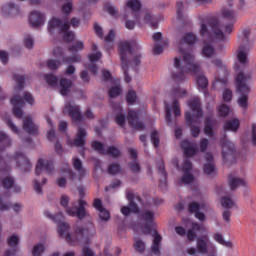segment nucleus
<instances>
[{
  "mask_svg": "<svg viewBox=\"0 0 256 256\" xmlns=\"http://www.w3.org/2000/svg\"><path fill=\"white\" fill-rule=\"evenodd\" d=\"M173 65L174 69L172 70V76L176 83L185 81V74L188 72L197 76V85L201 89H205L207 85H209L207 77L201 75V73H203V69L201 68L200 63L195 62V55L191 53H185L183 60H181V58L175 57Z\"/></svg>",
  "mask_w": 256,
  "mask_h": 256,
  "instance_id": "obj_1",
  "label": "nucleus"
},
{
  "mask_svg": "<svg viewBox=\"0 0 256 256\" xmlns=\"http://www.w3.org/2000/svg\"><path fill=\"white\" fill-rule=\"evenodd\" d=\"M223 22H214V31L217 39H227L229 41V35L233 33L235 29V23H237V12L231 8H222L221 10Z\"/></svg>",
  "mask_w": 256,
  "mask_h": 256,
  "instance_id": "obj_2",
  "label": "nucleus"
},
{
  "mask_svg": "<svg viewBox=\"0 0 256 256\" xmlns=\"http://www.w3.org/2000/svg\"><path fill=\"white\" fill-rule=\"evenodd\" d=\"M69 196L62 195L60 198V205L66 209V213L70 217H77L79 221H83L85 217H89V212H87V201L83 199H78V202H72V206L69 207Z\"/></svg>",
  "mask_w": 256,
  "mask_h": 256,
  "instance_id": "obj_3",
  "label": "nucleus"
},
{
  "mask_svg": "<svg viewBox=\"0 0 256 256\" xmlns=\"http://www.w3.org/2000/svg\"><path fill=\"white\" fill-rule=\"evenodd\" d=\"M236 91L239 93L238 105L242 109H247V103L249 101V93L251 88L249 87V83L247 81H251V74H245L243 72H239L236 76Z\"/></svg>",
  "mask_w": 256,
  "mask_h": 256,
  "instance_id": "obj_4",
  "label": "nucleus"
},
{
  "mask_svg": "<svg viewBox=\"0 0 256 256\" xmlns=\"http://www.w3.org/2000/svg\"><path fill=\"white\" fill-rule=\"evenodd\" d=\"M190 109L194 112L193 116L191 115V112L186 113V123L191 129L192 137H199V134L201 133V128L199 126H193V122L199 123V119L203 117V111L201 110V101L199 98H193L189 103Z\"/></svg>",
  "mask_w": 256,
  "mask_h": 256,
  "instance_id": "obj_5",
  "label": "nucleus"
},
{
  "mask_svg": "<svg viewBox=\"0 0 256 256\" xmlns=\"http://www.w3.org/2000/svg\"><path fill=\"white\" fill-rule=\"evenodd\" d=\"M81 25V20L79 18L73 17L70 22L65 19H59L53 17L49 22H48V31L51 35H55V33H63V31H69L70 27L77 28Z\"/></svg>",
  "mask_w": 256,
  "mask_h": 256,
  "instance_id": "obj_6",
  "label": "nucleus"
},
{
  "mask_svg": "<svg viewBox=\"0 0 256 256\" xmlns=\"http://www.w3.org/2000/svg\"><path fill=\"white\" fill-rule=\"evenodd\" d=\"M220 145L222 149V161L226 165H232L235 163V159L237 157V149L235 148V144L229 140L227 134H224L222 138H220Z\"/></svg>",
  "mask_w": 256,
  "mask_h": 256,
  "instance_id": "obj_7",
  "label": "nucleus"
},
{
  "mask_svg": "<svg viewBox=\"0 0 256 256\" xmlns=\"http://www.w3.org/2000/svg\"><path fill=\"white\" fill-rule=\"evenodd\" d=\"M45 216L48 219H51V221L54 223H58L60 237L65 239L67 243H71V233H69V231H71V225L63 221V219H65L63 212H58L55 215L51 214L50 212H45Z\"/></svg>",
  "mask_w": 256,
  "mask_h": 256,
  "instance_id": "obj_8",
  "label": "nucleus"
},
{
  "mask_svg": "<svg viewBox=\"0 0 256 256\" xmlns=\"http://www.w3.org/2000/svg\"><path fill=\"white\" fill-rule=\"evenodd\" d=\"M215 23L217 20L202 19L200 21L199 35L203 39H208V41H228L227 39H219L215 34Z\"/></svg>",
  "mask_w": 256,
  "mask_h": 256,
  "instance_id": "obj_9",
  "label": "nucleus"
},
{
  "mask_svg": "<svg viewBox=\"0 0 256 256\" xmlns=\"http://www.w3.org/2000/svg\"><path fill=\"white\" fill-rule=\"evenodd\" d=\"M28 103V105H33L35 99L33 98V95L29 92H24L23 97L19 95H15L12 97L11 102L13 105V115L17 117V119H21L23 117V110L21 107Z\"/></svg>",
  "mask_w": 256,
  "mask_h": 256,
  "instance_id": "obj_10",
  "label": "nucleus"
},
{
  "mask_svg": "<svg viewBox=\"0 0 256 256\" xmlns=\"http://www.w3.org/2000/svg\"><path fill=\"white\" fill-rule=\"evenodd\" d=\"M97 230L95 229V224L89 221L85 226H77L75 228L76 241L80 243H89L91 237H95Z\"/></svg>",
  "mask_w": 256,
  "mask_h": 256,
  "instance_id": "obj_11",
  "label": "nucleus"
},
{
  "mask_svg": "<svg viewBox=\"0 0 256 256\" xmlns=\"http://www.w3.org/2000/svg\"><path fill=\"white\" fill-rule=\"evenodd\" d=\"M139 219L143 223L142 235H151V226L155 223V211L145 208L140 212Z\"/></svg>",
  "mask_w": 256,
  "mask_h": 256,
  "instance_id": "obj_12",
  "label": "nucleus"
},
{
  "mask_svg": "<svg viewBox=\"0 0 256 256\" xmlns=\"http://www.w3.org/2000/svg\"><path fill=\"white\" fill-rule=\"evenodd\" d=\"M131 47L141 49V46L137 44V41L135 40H133L131 43L121 42L119 44L121 64H125L124 67H127V65H131V60H129V55L133 53Z\"/></svg>",
  "mask_w": 256,
  "mask_h": 256,
  "instance_id": "obj_13",
  "label": "nucleus"
},
{
  "mask_svg": "<svg viewBox=\"0 0 256 256\" xmlns=\"http://www.w3.org/2000/svg\"><path fill=\"white\" fill-rule=\"evenodd\" d=\"M63 113L68 115L73 123H81L83 121V113L81 112V106L75 103L67 102L64 106Z\"/></svg>",
  "mask_w": 256,
  "mask_h": 256,
  "instance_id": "obj_14",
  "label": "nucleus"
},
{
  "mask_svg": "<svg viewBox=\"0 0 256 256\" xmlns=\"http://www.w3.org/2000/svg\"><path fill=\"white\" fill-rule=\"evenodd\" d=\"M127 199L129 201V204L128 206H123L121 208L122 215H124L125 217H129L131 213H139V205L135 203V199L136 201H138V203H140V205H143V199H141L140 196L135 197L133 193H129L127 195Z\"/></svg>",
  "mask_w": 256,
  "mask_h": 256,
  "instance_id": "obj_15",
  "label": "nucleus"
},
{
  "mask_svg": "<svg viewBox=\"0 0 256 256\" xmlns=\"http://www.w3.org/2000/svg\"><path fill=\"white\" fill-rule=\"evenodd\" d=\"M189 213H194L196 219H199L200 221H205V214L200 211H204L205 213H213V209L209 207L207 204H199L197 202H191L188 206Z\"/></svg>",
  "mask_w": 256,
  "mask_h": 256,
  "instance_id": "obj_16",
  "label": "nucleus"
},
{
  "mask_svg": "<svg viewBox=\"0 0 256 256\" xmlns=\"http://www.w3.org/2000/svg\"><path fill=\"white\" fill-rule=\"evenodd\" d=\"M203 173L205 175H215L217 173L215 160L213 159V154L211 153H206L204 156Z\"/></svg>",
  "mask_w": 256,
  "mask_h": 256,
  "instance_id": "obj_17",
  "label": "nucleus"
},
{
  "mask_svg": "<svg viewBox=\"0 0 256 256\" xmlns=\"http://www.w3.org/2000/svg\"><path fill=\"white\" fill-rule=\"evenodd\" d=\"M128 121L129 125H131L135 131H144L145 123L139 120V114L135 110L128 112Z\"/></svg>",
  "mask_w": 256,
  "mask_h": 256,
  "instance_id": "obj_18",
  "label": "nucleus"
},
{
  "mask_svg": "<svg viewBox=\"0 0 256 256\" xmlns=\"http://www.w3.org/2000/svg\"><path fill=\"white\" fill-rule=\"evenodd\" d=\"M15 159L17 161V167L20 168L22 173H29V171H31V162L23 152L16 153Z\"/></svg>",
  "mask_w": 256,
  "mask_h": 256,
  "instance_id": "obj_19",
  "label": "nucleus"
},
{
  "mask_svg": "<svg viewBox=\"0 0 256 256\" xmlns=\"http://www.w3.org/2000/svg\"><path fill=\"white\" fill-rule=\"evenodd\" d=\"M126 7H128V9H131V15H133L135 21L138 22V25H141V1L129 0L126 3Z\"/></svg>",
  "mask_w": 256,
  "mask_h": 256,
  "instance_id": "obj_20",
  "label": "nucleus"
},
{
  "mask_svg": "<svg viewBox=\"0 0 256 256\" xmlns=\"http://www.w3.org/2000/svg\"><path fill=\"white\" fill-rule=\"evenodd\" d=\"M212 63L215 65V67H217V71H218L217 81H220L221 83H226L227 75H229L227 66L223 65V62H221V60L219 59L212 60Z\"/></svg>",
  "mask_w": 256,
  "mask_h": 256,
  "instance_id": "obj_21",
  "label": "nucleus"
},
{
  "mask_svg": "<svg viewBox=\"0 0 256 256\" xmlns=\"http://www.w3.org/2000/svg\"><path fill=\"white\" fill-rule=\"evenodd\" d=\"M53 162L52 161H44L43 159L38 160L36 164L35 174L41 175L43 171H46L48 175H51L53 173Z\"/></svg>",
  "mask_w": 256,
  "mask_h": 256,
  "instance_id": "obj_22",
  "label": "nucleus"
},
{
  "mask_svg": "<svg viewBox=\"0 0 256 256\" xmlns=\"http://www.w3.org/2000/svg\"><path fill=\"white\" fill-rule=\"evenodd\" d=\"M29 23L32 27L45 25V14L39 11H32L29 16Z\"/></svg>",
  "mask_w": 256,
  "mask_h": 256,
  "instance_id": "obj_23",
  "label": "nucleus"
},
{
  "mask_svg": "<svg viewBox=\"0 0 256 256\" xmlns=\"http://www.w3.org/2000/svg\"><path fill=\"white\" fill-rule=\"evenodd\" d=\"M87 137V131L85 128H78L76 133V139L70 141V147H85V138Z\"/></svg>",
  "mask_w": 256,
  "mask_h": 256,
  "instance_id": "obj_24",
  "label": "nucleus"
},
{
  "mask_svg": "<svg viewBox=\"0 0 256 256\" xmlns=\"http://www.w3.org/2000/svg\"><path fill=\"white\" fill-rule=\"evenodd\" d=\"M196 248L200 255H207V253H209V236L202 235L198 237Z\"/></svg>",
  "mask_w": 256,
  "mask_h": 256,
  "instance_id": "obj_25",
  "label": "nucleus"
},
{
  "mask_svg": "<svg viewBox=\"0 0 256 256\" xmlns=\"http://www.w3.org/2000/svg\"><path fill=\"white\" fill-rule=\"evenodd\" d=\"M228 185L230 191H237L239 187H247V181L239 176H235L233 174L229 175Z\"/></svg>",
  "mask_w": 256,
  "mask_h": 256,
  "instance_id": "obj_26",
  "label": "nucleus"
},
{
  "mask_svg": "<svg viewBox=\"0 0 256 256\" xmlns=\"http://www.w3.org/2000/svg\"><path fill=\"white\" fill-rule=\"evenodd\" d=\"M218 195H221L220 205L224 207V209H233V207H237L235 200L229 194H223V187L218 191Z\"/></svg>",
  "mask_w": 256,
  "mask_h": 256,
  "instance_id": "obj_27",
  "label": "nucleus"
},
{
  "mask_svg": "<svg viewBox=\"0 0 256 256\" xmlns=\"http://www.w3.org/2000/svg\"><path fill=\"white\" fill-rule=\"evenodd\" d=\"M163 241V237L160 236L159 232L154 231L153 233V241L150 248L151 253L156 256H161V242Z\"/></svg>",
  "mask_w": 256,
  "mask_h": 256,
  "instance_id": "obj_28",
  "label": "nucleus"
},
{
  "mask_svg": "<svg viewBox=\"0 0 256 256\" xmlns=\"http://www.w3.org/2000/svg\"><path fill=\"white\" fill-rule=\"evenodd\" d=\"M23 129L28 133L29 135H37L38 128L37 125H35V122H33V119H31V116L26 117L23 120Z\"/></svg>",
  "mask_w": 256,
  "mask_h": 256,
  "instance_id": "obj_29",
  "label": "nucleus"
},
{
  "mask_svg": "<svg viewBox=\"0 0 256 256\" xmlns=\"http://www.w3.org/2000/svg\"><path fill=\"white\" fill-rule=\"evenodd\" d=\"M2 11L5 15H10L11 17H18L21 15V8L19 5L10 2L8 5L2 7Z\"/></svg>",
  "mask_w": 256,
  "mask_h": 256,
  "instance_id": "obj_30",
  "label": "nucleus"
},
{
  "mask_svg": "<svg viewBox=\"0 0 256 256\" xmlns=\"http://www.w3.org/2000/svg\"><path fill=\"white\" fill-rule=\"evenodd\" d=\"M59 87H60V94L63 95V97H67V95L71 93V87H73V81L67 78H61L59 81Z\"/></svg>",
  "mask_w": 256,
  "mask_h": 256,
  "instance_id": "obj_31",
  "label": "nucleus"
},
{
  "mask_svg": "<svg viewBox=\"0 0 256 256\" xmlns=\"http://www.w3.org/2000/svg\"><path fill=\"white\" fill-rule=\"evenodd\" d=\"M239 127H241V122L237 118H233L231 120H227L223 125V130L225 132L231 131L232 133H237L239 131Z\"/></svg>",
  "mask_w": 256,
  "mask_h": 256,
  "instance_id": "obj_32",
  "label": "nucleus"
},
{
  "mask_svg": "<svg viewBox=\"0 0 256 256\" xmlns=\"http://www.w3.org/2000/svg\"><path fill=\"white\" fill-rule=\"evenodd\" d=\"M73 168L78 173L79 181H81L87 174V169L83 167V162L79 158H74L72 161Z\"/></svg>",
  "mask_w": 256,
  "mask_h": 256,
  "instance_id": "obj_33",
  "label": "nucleus"
},
{
  "mask_svg": "<svg viewBox=\"0 0 256 256\" xmlns=\"http://www.w3.org/2000/svg\"><path fill=\"white\" fill-rule=\"evenodd\" d=\"M216 123H217V120H215V118H213V116L209 115V116L206 117L205 126H204V133L208 137H213V135H214L213 127H215Z\"/></svg>",
  "mask_w": 256,
  "mask_h": 256,
  "instance_id": "obj_34",
  "label": "nucleus"
},
{
  "mask_svg": "<svg viewBox=\"0 0 256 256\" xmlns=\"http://www.w3.org/2000/svg\"><path fill=\"white\" fill-rule=\"evenodd\" d=\"M144 23H147V25H150L152 29H157L159 27V17L156 15H153L151 12H146L143 17Z\"/></svg>",
  "mask_w": 256,
  "mask_h": 256,
  "instance_id": "obj_35",
  "label": "nucleus"
},
{
  "mask_svg": "<svg viewBox=\"0 0 256 256\" xmlns=\"http://www.w3.org/2000/svg\"><path fill=\"white\" fill-rule=\"evenodd\" d=\"M158 173L161 175L159 187L167 189V172L165 171V163L163 161L158 165Z\"/></svg>",
  "mask_w": 256,
  "mask_h": 256,
  "instance_id": "obj_36",
  "label": "nucleus"
},
{
  "mask_svg": "<svg viewBox=\"0 0 256 256\" xmlns=\"http://www.w3.org/2000/svg\"><path fill=\"white\" fill-rule=\"evenodd\" d=\"M178 183L181 185H196L197 180L195 179V176L191 174L190 172H184L183 176L179 179Z\"/></svg>",
  "mask_w": 256,
  "mask_h": 256,
  "instance_id": "obj_37",
  "label": "nucleus"
},
{
  "mask_svg": "<svg viewBox=\"0 0 256 256\" xmlns=\"http://www.w3.org/2000/svg\"><path fill=\"white\" fill-rule=\"evenodd\" d=\"M202 55L208 59H211L217 55V50L211 44H205L202 48Z\"/></svg>",
  "mask_w": 256,
  "mask_h": 256,
  "instance_id": "obj_38",
  "label": "nucleus"
},
{
  "mask_svg": "<svg viewBox=\"0 0 256 256\" xmlns=\"http://www.w3.org/2000/svg\"><path fill=\"white\" fill-rule=\"evenodd\" d=\"M176 14L179 21H187V17L185 16V4H183V1L176 2Z\"/></svg>",
  "mask_w": 256,
  "mask_h": 256,
  "instance_id": "obj_39",
  "label": "nucleus"
},
{
  "mask_svg": "<svg viewBox=\"0 0 256 256\" xmlns=\"http://www.w3.org/2000/svg\"><path fill=\"white\" fill-rule=\"evenodd\" d=\"M181 147L186 157H193V155H195V148L193 147V145H191V143L188 142V140H184L181 143Z\"/></svg>",
  "mask_w": 256,
  "mask_h": 256,
  "instance_id": "obj_40",
  "label": "nucleus"
},
{
  "mask_svg": "<svg viewBox=\"0 0 256 256\" xmlns=\"http://www.w3.org/2000/svg\"><path fill=\"white\" fill-rule=\"evenodd\" d=\"M183 43H186V45H195L197 43V36L193 33H187L182 40H180L179 45H183Z\"/></svg>",
  "mask_w": 256,
  "mask_h": 256,
  "instance_id": "obj_41",
  "label": "nucleus"
},
{
  "mask_svg": "<svg viewBox=\"0 0 256 256\" xmlns=\"http://www.w3.org/2000/svg\"><path fill=\"white\" fill-rule=\"evenodd\" d=\"M238 61L241 65H247V46H240L238 50Z\"/></svg>",
  "mask_w": 256,
  "mask_h": 256,
  "instance_id": "obj_42",
  "label": "nucleus"
},
{
  "mask_svg": "<svg viewBox=\"0 0 256 256\" xmlns=\"http://www.w3.org/2000/svg\"><path fill=\"white\" fill-rule=\"evenodd\" d=\"M91 147L94 151H97L99 155H107V148H105V144L99 141H93Z\"/></svg>",
  "mask_w": 256,
  "mask_h": 256,
  "instance_id": "obj_43",
  "label": "nucleus"
},
{
  "mask_svg": "<svg viewBox=\"0 0 256 256\" xmlns=\"http://www.w3.org/2000/svg\"><path fill=\"white\" fill-rule=\"evenodd\" d=\"M107 171L109 175H119L123 173V168H121V164L114 162L109 164Z\"/></svg>",
  "mask_w": 256,
  "mask_h": 256,
  "instance_id": "obj_44",
  "label": "nucleus"
},
{
  "mask_svg": "<svg viewBox=\"0 0 256 256\" xmlns=\"http://www.w3.org/2000/svg\"><path fill=\"white\" fill-rule=\"evenodd\" d=\"M214 240L217 241V243H220V245L227 247V249H233V242L225 241V239L223 238V235L221 234H215Z\"/></svg>",
  "mask_w": 256,
  "mask_h": 256,
  "instance_id": "obj_45",
  "label": "nucleus"
},
{
  "mask_svg": "<svg viewBox=\"0 0 256 256\" xmlns=\"http://www.w3.org/2000/svg\"><path fill=\"white\" fill-rule=\"evenodd\" d=\"M249 37H251V30L249 29L242 30V42L240 46L247 47L248 45H251V41L249 40Z\"/></svg>",
  "mask_w": 256,
  "mask_h": 256,
  "instance_id": "obj_46",
  "label": "nucleus"
},
{
  "mask_svg": "<svg viewBox=\"0 0 256 256\" xmlns=\"http://www.w3.org/2000/svg\"><path fill=\"white\" fill-rule=\"evenodd\" d=\"M108 95L111 99H116V97H119L121 95V85L116 84L112 86L108 91Z\"/></svg>",
  "mask_w": 256,
  "mask_h": 256,
  "instance_id": "obj_47",
  "label": "nucleus"
},
{
  "mask_svg": "<svg viewBox=\"0 0 256 256\" xmlns=\"http://www.w3.org/2000/svg\"><path fill=\"white\" fill-rule=\"evenodd\" d=\"M106 155H110L113 159H118V157H121V150L116 146H110L106 149Z\"/></svg>",
  "mask_w": 256,
  "mask_h": 256,
  "instance_id": "obj_48",
  "label": "nucleus"
},
{
  "mask_svg": "<svg viewBox=\"0 0 256 256\" xmlns=\"http://www.w3.org/2000/svg\"><path fill=\"white\" fill-rule=\"evenodd\" d=\"M134 249L137 253H145V242L138 237L134 238Z\"/></svg>",
  "mask_w": 256,
  "mask_h": 256,
  "instance_id": "obj_49",
  "label": "nucleus"
},
{
  "mask_svg": "<svg viewBox=\"0 0 256 256\" xmlns=\"http://www.w3.org/2000/svg\"><path fill=\"white\" fill-rule=\"evenodd\" d=\"M0 143L3 145L2 149L11 147V138H9L3 131H0Z\"/></svg>",
  "mask_w": 256,
  "mask_h": 256,
  "instance_id": "obj_50",
  "label": "nucleus"
},
{
  "mask_svg": "<svg viewBox=\"0 0 256 256\" xmlns=\"http://www.w3.org/2000/svg\"><path fill=\"white\" fill-rule=\"evenodd\" d=\"M104 7H105L107 13H109V15H111L112 17H119V12L117 11V8H115V6H113V4H111L109 2H105Z\"/></svg>",
  "mask_w": 256,
  "mask_h": 256,
  "instance_id": "obj_51",
  "label": "nucleus"
},
{
  "mask_svg": "<svg viewBox=\"0 0 256 256\" xmlns=\"http://www.w3.org/2000/svg\"><path fill=\"white\" fill-rule=\"evenodd\" d=\"M7 243L9 247H12V249H17V247H19V236L13 234L12 236L7 238Z\"/></svg>",
  "mask_w": 256,
  "mask_h": 256,
  "instance_id": "obj_52",
  "label": "nucleus"
},
{
  "mask_svg": "<svg viewBox=\"0 0 256 256\" xmlns=\"http://www.w3.org/2000/svg\"><path fill=\"white\" fill-rule=\"evenodd\" d=\"M14 79L16 81V89L18 91H21V89H23V87H25V76L15 74Z\"/></svg>",
  "mask_w": 256,
  "mask_h": 256,
  "instance_id": "obj_53",
  "label": "nucleus"
},
{
  "mask_svg": "<svg viewBox=\"0 0 256 256\" xmlns=\"http://www.w3.org/2000/svg\"><path fill=\"white\" fill-rule=\"evenodd\" d=\"M46 83L49 85V87H57V85H59V78L53 74H47Z\"/></svg>",
  "mask_w": 256,
  "mask_h": 256,
  "instance_id": "obj_54",
  "label": "nucleus"
},
{
  "mask_svg": "<svg viewBox=\"0 0 256 256\" xmlns=\"http://www.w3.org/2000/svg\"><path fill=\"white\" fill-rule=\"evenodd\" d=\"M128 167L132 173H141V165L139 160H132L128 163Z\"/></svg>",
  "mask_w": 256,
  "mask_h": 256,
  "instance_id": "obj_55",
  "label": "nucleus"
},
{
  "mask_svg": "<svg viewBox=\"0 0 256 256\" xmlns=\"http://www.w3.org/2000/svg\"><path fill=\"white\" fill-rule=\"evenodd\" d=\"M61 11H62L63 15H66V17H69V15H71V13L73 11V2H68V3L64 4L61 8Z\"/></svg>",
  "mask_w": 256,
  "mask_h": 256,
  "instance_id": "obj_56",
  "label": "nucleus"
},
{
  "mask_svg": "<svg viewBox=\"0 0 256 256\" xmlns=\"http://www.w3.org/2000/svg\"><path fill=\"white\" fill-rule=\"evenodd\" d=\"M47 67L51 69V71H56V69L61 67V62L59 60L50 59L47 61Z\"/></svg>",
  "mask_w": 256,
  "mask_h": 256,
  "instance_id": "obj_57",
  "label": "nucleus"
},
{
  "mask_svg": "<svg viewBox=\"0 0 256 256\" xmlns=\"http://www.w3.org/2000/svg\"><path fill=\"white\" fill-rule=\"evenodd\" d=\"M44 252H45V246H43L42 244H37L34 246V248L32 250V255L33 256H41V255H43Z\"/></svg>",
  "mask_w": 256,
  "mask_h": 256,
  "instance_id": "obj_58",
  "label": "nucleus"
},
{
  "mask_svg": "<svg viewBox=\"0 0 256 256\" xmlns=\"http://www.w3.org/2000/svg\"><path fill=\"white\" fill-rule=\"evenodd\" d=\"M9 209H11V203L0 196V211H9Z\"/></svg>",
  "mask_w": 256,
  "mask_h": 256,
  "instance_id": "obj_59",
  "label": "nucleus"
},
{
  "mask_svg": "<svg viewBox=\"0 0 256 256\" xmlns=\"http://www.w3.org/2000/svg\"><path fill=\"white\" fill-rule=\"evenodd\" d=\"M85 48V45L83 44L82 41H78L76 44L70 46L68 50L72 53H76V51H83Z\"/></svg>",
  "mask_w": 256,
  "mask_h": 256,
  "instance_id": "obj_60",
  "label": "nucleus"
},
{
  "mask_svg": "<svg viewBox=\"0 0 256 256\" xmlns=\"http://www.w3.org/2000/svg\"><path fill=\"white\" fill-rule=\"evenodd\" d=\"M99 211V218L101 221L107 222L109 219H111V215L109 214V211H107L105 208H102Z\"/></svg>",
  "mask_w": 256,
  "mask_h": 256,
  "instance_id": "obj_61",
  "label": "nucleus"
},
{
  "mask_svg": "<svg viewBox=\"0 0 256 256\" xmlns=\"http://www.w3.org/2000/svg\"><path fill=\"white\" fill-rule=\"evenodd\" d=\"M150 139L154 145L155 148L159 147V132H157V130H154L151 135H150Z\"/></svg>",
  "mask_w": 256,
  "mask_h": 256,
  "instance_id": "obj_62",
  "label": "nucleus"
},
{
  "mask_svg": "<svg viewBox=\"0 0 256 256\" xmlns=\"http://www.w3.org/2000/svg\"><path fill=\"white\" fill-rule=\"evenodd\" d=\"M64 63H80L81 62V56L74 55L70 57L63 58Z\"/></svg>",
  "mask_w": 256,
  "mask_h": 256,
  "instance_id": "obj_63",
  "label": "nucleus"
},
{
  "mask_svg": "<svg viewBox=\"0 0 256 256\" xmlns=\"http://www.w3.org/2000/svg\"><path fill=\"white\" fill-rule=\"evenodd\" d=\"M15 183L12 177H6L2 180V185L5 189H10Z\"/></svg>",
  "mask_w": 256,
  "mask_h": 256,
  "instance_id": "obj_64",
  "label": "nucleus"
}]
</instances>
